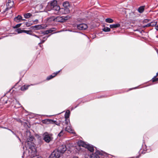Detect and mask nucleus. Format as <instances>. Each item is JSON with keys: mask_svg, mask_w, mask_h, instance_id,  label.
I'll return each instance as SVG.
<instances>
[{"mask_svg": "<svg viewBox=\"0 0 158 158\" xmlns=\"http://www.w3.org/2000/svg\"><path fill=\"white\" fill-rule=\"evenodd\" d=\"M51 20H52L58 22H64V20L63 19V16H58L56 17H54L53 16H52L51 17Z\"/></svg>", "mask_w": 158, "mask_h": 158, "instance_id": "nucleus-9", "label": "nucleus"}, {"mask_svg": "<svg viewBox=\"0 0 158 158\" xmlns=\"http://www.w3.org/2000/svg\"><path fill=\"white\" fill-rule=\"evenodd\" d=\"M158 76V72L156 73V76Z\"/></svg>", "mask_w": 158, "mask_h": 158, "instance_id": "nucleus-55", "label": "nucleus"}, {"mask_svg": "<svg viewBox=\"0 0 158 158\" xmlns=\"http://www.w3.org/2000/svg\"><path fill=\"white\" fill-rule=\"evenodd\" d=\"M24 31V30H22L21 28H18L17 29L16 31V32H17L18 33H23V31Z\"/></svg>", "mask_w": 158, "mask_h": 158, "instance_id": "nucleus-27", "label": "nucleus"}, {"mask_svg": "<svg viewBox=\"0 0 158 158\" xmlns=\"http://www.w3.org/2000/svg\"><path fill=\"white\" fill-rule=\"evenodd\" d=\"M43 33L44 35H45L49 33V31H48V30H47L43 32Z\"/></svg>", "mask_w": 158, "mask_h": 158, "instance_id": "nucleus-35", "label": "nucleus"}, {"mask_svg": "<svg viewBox=\"0 0 158 158\" xmlns=\"http://www.w3.org/2000/svg\"><path fill=\"white\" fill-rule=\"evenodd\" d=\"M25 19H23V20H25Z\"/></svg>", "mask_w": 158, "mask_h": 158, "instance_id": "nucleus-58", "label": "nucleus"}, {"mask_svg": "<svg viewBox=\"0 0 158 158\" xmlns=\"http://www.w3.org/2000/svg\"><path fill=\"white\" fill-rule=\"evenodd\" d=\"M34 139V137L33 136L31 135L30 133L29 137L27 139V140L25 143V147L26 150L29 149L32 151L35 150V144L32 142Z\"/></svg>", "mask_w": 158, "mask_h": 158, "instance_id": "nucleus-2", "label": "nucleus"}, {"mask_svg": "<svg viewBox=\"0 0 158 158\" xmlns=\"http://www.w3.org/2000/svg\"><path fill=\"white\" fill-rule=\"evenodd\" d=\"M105 97V96H100V97H98V98H103V97Z\"/></svg>", "mask_w": 158, "mask_h": 158, "instance_id": "nucleus-46", "label": "nucleus"}, {"mask_svg": "<svg viewBox=\"0 0 158 158\" xmlns=\"http://www.w3.org/2000/svg\"><path fill=\"white\" fill-rule=\"evenodd\" d=\"M21 0L23 1V0Z\"/></svg>", "mask_w": 158, "mask_h": 158, "instance_id": "nucleus-60", "label": "nucleus"}, {"mask_svg": "<svg viewBox=\"0 0 158 158\" xmlns=\"http://www.w3.org/2000/svg\"><path fill=\"white\" fill-rule=\"evenodd\" d=\"M150 26H151V24L150 23H148V24H147V25H145L143 26V27H150Z\"/></svg>", "mask_w": 158, "mask_h": 158, "instance_id": "nucleus-37", "label": "nucleus"}, {"mask_svg": "<svg viewBox=\"0 0 158 158\" xmlns=\"http://www.w3.org/2000/svg\"><path fill=\"white\" fill-rule=\"evenodd\" d=\"M24 152H23V155L22 156V158H24Z\"/></svg>", "mask_w": 158, "mask_h": 158, "instance_id": "nucleus-50", "label": "nucleus"}, {"mask_svg": "<svg viewBox=\"0 0 158 158\" xmlns=\"http://www.w3.org/2000/svg\"><path fill=\"white\" fill-rule=\"evenodd\" d=\"M42 26L41 25H36L31 26L30 28L32 30H38L41 28Z\"/></svg>", "mask_w": 158, "mask_h": 158, "instance_id": "nucleus-15", "label": "nucleus"}, {"mask_svg": "<svg viewBox=\"0 0 158 158\" xmlns=\"http://www.w3.org/2000/svg\"><path fill=\"white\" fill-rule=\"evenodd\" d=\"M50 36V35H48L47 36H45L43 38V40H41V39L40 38V40H41L40 42L39 43V44H43L44 42L47 40V38Z\"/></svg>", "mask_w": 158, "mask_h": 158, "instance_id": "nucleus-18", "label": "nucleus"}, {"mask_svg": "<svg viewBox=\"0 0 158 158\" xmlns=\"http://www.w3.org/2000/svg\"><path fill=\"white\" fill-rule=\"evenodd\" d=\"M16 102H17V104L19 106H18V107H20V106H21V105L20 104V103L19 102L16 101Z\"/></svg>", "mask_w": 158, "mask_h": 158, "instance_id": "nucleus-40", "label": "nucleus"}, {"mask_svg": "<svg viewBox=\"0 0 158 158\" xmlns=\"http://www.w3.org/2000/svg\"><path fill=\"white\" fill-rule=\"evenodd\" d=\"M105 21L109 23H112L114 22V20L113 19L111 18H108L105 19Z\"/></svg>", "mask_w": 158, "mask_h": 158, "instance_id": "nucleus-23", "label": "nucleus"}, {"mask_svg": "<svg viewBox=\"0 0 158 158\" xmlns=\"http://www.w3.org/2000/svg\"><path fill=\"white\" fill-rule=\"evenodd\" d=\"M137 87H135V88H133V89H130L129 90H131L132 89H136L137 88Z\"/></svg>", "mask_w": 158, "mask_h": 158, "instance_id": "nucleus-49", "label": "nucleus"}, {"mask_svg": "<svg viewBox=\"0 0 158 158\" xmlns=\"http://www.w3.org/2000/svg\"><path fill=\"white\" fill-rule=\"evenodd\" d=\"M14 107H15V108H16V106H14Z\"/></svg>", "mask_w": 158, "mask_h": 158, "instance_id": "nucleus-57", "label": "nucleus"}, {"mask_svg": "<svg viewBox=\"0 0 158 158\" xmlns=\"http://www.w3.org/2000/svg\"><path fill=\"white\" fill-rule=\"evenodd\" d=\"M29 86V85H24L21 87L20 89L22 91L26 90L28 89Z\"/></svg>", "mask_w": 158, "mask_h": 158, "instance_id": "nucleus-21", "label": "nucleus"}, {"mask_svg": "<svg viewBox=\"0 0 158 158\" xmlns=\"http://www.w3.org/2000/svg\"><path fill=\"white\" fill-rule=\"evenodd\" d=\"M77 27L79 30H84L87 28L88 26L86 24L81 23L77 24Z\"/></svg>", "mask_w": 158, "mask_h": 158, "instance_id": "nucleus-10", "label": "nucleus"}, {"mask_svg": "<svg viewBox=\"0 0 158 158\" xmlns=\"http://www.w3.org/2000/svg\"><path fill=\"white\" fill-rule=\"evenodd\" d=\"M120 27V25L119 23H117L116 24H110V27L111 28H117L119 27Z\"/></svg>", "mask_w": 158, "mask_h": 158, "instance_id": "nucleus-13", "label": "nucleus"}, {"mask_svg": "<svg viewBox=\"0 0 158 158\" xmlns=\"http://www.w3.org/2000/svg\"><path fill=\"white\" fill-rule=\"evenodd\" d=\"M67 148L65 144L60 145L58 148L56 150L60 153L61 155L64 153V152L66 150Z\"/></svg>", "mask_w": 158, "mask_h": 158, "instance_id": "nucleus-8", "label": "nucleus"}, {"mask_svg": "<svg viewBox=\"0 0 158 158\" xmlns=\"http://www.w3.org/2000/svg\"><path fill=\"white\" fill-rule=\"evenodd\" d=\"M31 24L29 22H27L26 23V25L27 27H29L31 24Z\"/></svg>", "mask_w": 158, "mask_h": 158, "instance_id": "nucleus-39", "label": "nucleus"}, {"mask_svg": "<svg viewBox=\"0 0 158 158\" xmlns=\"http://www.w3.org/2000/svg\"><path fill=\"white\" fill-rule=\"evenodd\" d=\"M157 76H155L152 79V81L153 82L158 81V78H156Z\"/></svg>", "mask_w": 158, "mask_h": 158, "instance_id": "nucleus-31", "label": "nucleus"}, {"mask_svg": "<svg viewBox=\"0 0 158 158\" xmlns=\"http://www.w3.org/2000/svg\"><path fill=\"white\" fill-rule=\"evenodd\" d=\"M48 30V31H49V33H52V32H53L52 30H51V29H50L49 30Z\"/></svg>", "mask_w": 158, "mask_h": 158, "instance_id": "nucleus-43", "label": "nucleus"}, {"mask_svg": "<svg viewBox=\"0 0 158 158\" xmlns=\"http://www.w3.org/2000/svg\"><path fill=\"white\" fill-rule=\"evenodd\" d=\"M2 128H5V129H8V128H7L6 127H2Z\"/></svg>", "mask_w": 158, "mask_h": 158, "instance_id": "nucleus-54", "label": "nucleus"}, {"mask_svg": "<svg viewBox=\"0 0 158 158\" xmlns=\"http://www.w3.org/2000/svg\"><path fill=\"white\" fill-rule=\"evenodd\" d=\"M61 70L57 72H56V73H53L52 75L49 76L47 77L46 79L48 80H49L52 79V78L54 77L57 74L59 73V72Z\"/></svg>", "mask_w": 158, "mask_h": 158, "instance_id": "nucleus-12", "label": "nucleus"}, {"mask_svg": "<svg viewBox=\"0 0 158 158\" xmlns=\"http://www.w3.org/2000/svg\"><path fill=\"white\" fill-rule=\"evenodd\" d=\"M31 35H32L33 36H34L36 37H37L38 38H40V37L39 36H38V35H35V34H34V33H31Z\"/></svg>", "mask_w": 158, "mask_h": 158, "instance_id": "nucleus-38", "label": "nucleus"}, {"mask_svg": "<svg viewBox=\"0 0 158 158\" xmlns=\"http://www.w3.org/2000/svg\"><path fill=\"white\" fill-rule=\"evenodd\" d=\"M38 19H36L35 20H34V22H38Z\"/></svg>", "mask_w": 158, "mask_h": 158, "instance_id": "nucleus-51", "label": "nucleus"}, {"mask_svg": "<svg viewBox=\"0 0 158 158\" xmlns=\"http://www.w3.org/2000/svg\"><path fill=\"white\" fill-rule=\"evenodd\" d=\"M69 31H72V32H76V31H72V30H69Z\"/></svg>", "mask_w": 158, "mask_h": 158, "instance_id": "nucleus-53", "label": "nucleus"}, {"mask_svg": "<svg viewBox=\"0 0 158 158\" xmlns=\"http://www.w3.org/2000/svg\"><path fill=\"white\" fill-rule=\"evenodd\" d=\"M151 24V26L153 27L154 26H155L157 23L156 22H152L151 23H150Z\"/></svg>", "mask_w": 158, "mask_h": 158, "instance_id": "nucleus-32", "label": "nucleus"}, {"mask_svg": "<svg viewBox=\"0 0 158 158\" xmlns=\"http://www.w3.org/2000/svg\"><path fill=\"white\" fill-rule=\"evenodd\" d=\"M102 30L105 32H107L110 31V29L108 27H105L102 29Z\"/></svg>", "mask_w": 158, "mask_h": 158, "instance_id": "nucleus-26", "label": "nucleus"}, {"mask_svg": "<svg viewBox=\"0 0 158 158\" xmlns=\"http://www.w3.org/2000/svg\"><path fill=\"white\" fill-rule=\"evenodd\" d=\"M144 8L145 6H140L138 8V12L140 13H142L144 10Z\"/></svg>", "mask_w": 158, "mask_h": 158, "instance_id": "nucleus-17", "label": "nucleus"}, {"mask_svg": "<svg viewBox=\"0 0 158 158\" xmlns=\"http://www.w3.org/2000/svg\"><path fill=\"white\" fill-rule=\"evenodd\" d=\"M61 113H60L58 114H61Z\"/></svg>", "mask_w": 158, "mask_h": 158, "instance_id": "nucleus-59", "label": "nucleus"}, {"mask_svg": "<svg viewBox=\"0 0 158 158\" xmlns=\"http://www.w3.org/2000/svg\"><path fill=\"white\" fill-rule=\"evenodd\" d=\"M22 19V17L21 15H18L16 17L15 19V20L17 22H19Z\"/></svg>", "mask_w": 158, "mask_h": 158, "instance_id": "nucleus-20", "label": "nucleus"}, {"mask_svg": "<svg viewBox=\"0 0 158 158\" xmlns=\"http://www.w3.org/2000/svg\"><path fill=\"white\" fill-rule=\"evenodd\" d=\"M94 148L93 145L89 144H87L85 147V148H87L90 152H93L94 151Z\"/></svg>", "mask_w": 158, "mask_h": 158, "instance_id": "nucleus-11", "label": "nucleus"}, {"mask_svg": "<svg viewBox=\"0 0 158 158\" xmlns=\"http://www.w3.org/2000/svg\"><path fill=\"white\" fill-rule=\"evenodd\" d=\"M23 32L30 35H31L32 33L31 31H27L24 30V31H23Z\"/></svg>", "mask_w": 158, "mask_h": 158, "instance_id": "nucleus-29", "label": "nucleus"}, {"mask_svg": "<svg viewBox=\"0 0 158 158\" xmlns=\"http://www.w3.org/2000/svg\"><path fill=\"white\" fill-rule=\"evenodd\" d=\"M24 148H25V147L24 146L23 147V149H24Z\"/></svg>", "mask_w": 158, "mask_h": 158, "instance_id": "nucleus-56", "label": "nucleus"}, {"mask_svg": "<svg viewBox=\"0 0 158 158\" xmlns=\"http://www.w3.org/2000/svg\"><path fill=\"white\" fill-rule=\"evenodd\" d=\"M65 123L67 125H68V123L69 122V118H65Z\"/></svg>", "mask_w": 158, "mask_h": 158, "instance_id": "nucleus-34", "label": "nucleus"}, {"mask_svg": "<svg viewBox=\"0 0 158 158\" xmlns=\"http://www.w3.org/2000/svg\"><path fill=\"white\" fill-rule=\"evenodd\" d=\"M61 156L60 153L56 149L51 154L49 158H59Z\"/></svg>", "mask_w": 158, "mask_h": 158, "instance_id": "nucleus-7", "label": "nucleus"}, {"mask_svg": "<svg viewBox=\"0 0 158 158\" xmlns=\"http://www.w3.org/2000/svg\"><path fill=\"white\" fill-rule=\"evenodd\" d=\"M42 122L44 124H48L49 123H54L58 126H60V121H57L49 119H46L43 120Z\"/></svg>", "mask_w": 158, "mask_h": 158, "instance_id": "nucleus-4", "label": "nucleus"}, {"mask_svg": "<svg viewBox=\"0 0 158 158\" xmlns=\"http://www.w3.org/2000/svg\"><path fill=\"white\" fill-rule=\"evenodd\" d=\"M14 4V2H12V3L10 4H6L7 7L5 9L6 11L8 9H10L13 6Z\"/></svg>", "mask_w": 158, "mask_h": 158, "instance_id": "nucleus-16", "label": "nucleus"}, {"mask_svg": "<svg viewBox=\"0 0 158 158\" xmlns=\"http://www.w3.org/2000/svg\"><path fill=\"white\" fill-rule=\"evenodd\" d=\"M39 139L40 140V143H41L42 142V141L41 142V140H42V139L41 138H40Z\"/></svg>", "mask_w": 158, "mask_h": 158, "instance_id": "nucleus-45", "label": "nucleus"}, {"mask_svg": "<svg viewBox=\"0 0 158 158\" xmlns=\"http://www.w3.org/2000/svg\"><path fill=\"white\" fill-rule=\"evenodd\" d=\"M43 139L45 142L49 143L52 140L51 136L47 132L44 133L43 135Z\"/></svg>", "mask_w": 158, "mask_h": 158, "instance_id": "nucleus-6", "label": "nucleus"}, {"mask_svg": "<svg viewBox=\"0 0 158 158\" xmlns=\"http://www.w3.org/2000/svg\"><path fill=\"white\" fill-rule=\"evenodd\" d=\"M24 16L25 18L28 19L32 16V14L30 13H27L24 14Z\"/></svg>", "mask_w": 158, "mask_h": 158, "instance_id": "nucleus-22", "label": "nucleus"}, {"mask_svg": "<svg viewBox=\"0 0 158 158\" xmlns=\"http://www.w3.org/2000/svg\"><path fill=\"white\" fill-rule=\"evenodd\" d=\"M38 45H39V46L41 47V48H42V46H43V45H41V44H39Z\"/></svg>", "mask_w": 158, "mask_h": 158, "instance_id": "nucleus-48", "label": "nucleus"}, {"mask_svg": "<svg viewBox=\"0 0 158 158\" xmlns=\"http://www.w3.org/2000/svg\"><path fill=\"white\" fill-rule=\"evenodd\" d=\"M89 101V100H83L81 101V102L79 104H78L76 106L74 107V108H72L71 110H73V109H74L76 108V107H77L79 105V104L81 102H82V103H84V102H88Z\"/></svg>", "mask_w": 158, "mask_h": 158, "instance_id": "nucleus-25", "label": "nucleus"}, {"mask_svg": "<svg viewBox=\"0 0 158 158\" xmlns=\"http://www.w3.org/2000/svg\"><path fill=\"white\" fill-rule=\"evenodd\" d=\"M156 50V52L158 54V50H157L156 49H155Z\"/></svg>", "mask_w": 158, "mask_h": 158, "instance_id": "nucleus-52", "label": "nucleus"}, {"mask_svg": "<svg viewBox=\"0 0 158 158\" xmlns=\"http://www.w3.org/2000/svg\"><path fill=\"white\" fill-rule=\"evenodd\" d=\"M70 18V16L69 15H67L65 16H63V19L64 20V22H65L66 20L69 19Z\"/></svg>", "mask_w": 158, "mask_h": 158, "instance_id": "nucleus-28", "label": "nucleus"}, {"mask_svg": "<svg viewBox=\"0 0 158 158\" xmlns=\"http://www.w3.org/2000/svg\"><path fill=\"white\" fill-rule=\"evenodd\" d=\"M48 6L50 10H53L56 12V13H58L60 9V7L57 5L56 2L53 1Z\"/></svg>", "mask_w": 158, "mask_h": 158, "instance_id": "nucleus-3", "label": "nucleus"}, {"mask_svg": "<svg viewBox=\"0 0 158 158\" xmlns=\"http://www.w3.org/2000/svg\"><path fill=\"white\" fill-rule=\"evenodd\" d=\"M8 130L10 131L11 132L15 135L19 139L21 142V140L20 138L13 131H12L11 129H8Z\"/></svg>", "mask_w": 158, "mask_h": 158, "instance_id": "nucleus-30", "label": "nucleus"}, {"mask_svg": "<svg viewBox=\"0 0 158 158\" xmlns=\"http://www.w3.org/2000/svg\"><path fill=\"white\" fill-rule=\"evenodd\" d=\"M72 158H78L77 156H73Z\"/></svg>", "mask_w": 158, "mask_h": 158, "instance_id": "nucleus-47", "label": "nucleus"}, {"mask_svg": "<svg viewBox=\"0 0 158 158\" xmlns=\"http://www.w3.org/2000/svg\"><path fill=\"white\" fill-rule=\"evenodd\" d=\"M94 148L96 149L95 152L90 155V158H108V154L107 153L97 149L96 147Z\"/></svg>", "mask_w": 158, "mask_h": 158, "instance_id": "nucleus-1", "label": "nucleus"}, {"mask_svg": "<svg viewBox=\"0 0 158 158\" xmlns=\"http://www.w3.org/2000/svg\"><path fill=\"white\" fill-rule=\"evenodd\" d=\"M65 130L69 132L73 133V130L69 126H67L65 128Z\"/></svg>", "mask_w": 158, "mask_h": 158, "instance_id": "nucleus-24", "label": "nucleus"}, {"mask_svg": "<svg viewBox=\"0 0 158 158\" xmlns=\"http://www.w3.org/2000/svg\"><path fill=\"white\" fill-rule=\"evenodd\" d=\"M64 7V8H61V10H64V14H67L69 13L70 12L69 7H70V4L69 2H63V4Z\"/></svg>", "mask_w": 158, "mask_h": 158, "instance_id": "nucleus-5", "label": "nucleus"}, {"mask_svg": "<svg viewBox=\"0 0 158 158\" xmlns=\"http://www.w3.org/2000/svg\"><path fill=\"white\" fill-rule=\"evenodd\" d=\"M78 144L79 146H82L85 148L86 144L84 142L81 140H80L78 141Z\"/></svg>", "mask_w": 158, "mask_h": 158, "instance_id": "nucleus-14", "label": "nucleus"}, {"mask_svg": "<svg viewBox=\"0 0 158 158\" xmlns=\"http://www.w3.org/2000/svg\"><path fill=\"white\" fill-rule=\"evenodd\" d=\"M12 2H11V1L10 0H8V2L6 4L11 3H12Z\"/></svg>", "mask_w": 158, "mask_h": 158, "instance_id": "nucleus-42", "label": "nucleus"}, {"mask_svg": "<svg viewBox=\"0 0 158 158\" xmlns=\"http://www.w3.org/2000/svg\"><path fill=\"white\" fill-rule=\"evenodd\" d=\"M155 28L157 31H158V25L156 26Z\"/></svg>", "mask_w": 158, "mask_h": 158, "instance_id": "nucleus-44", "label": "nucleus"}, {"mask_svg": "<svg viewBox=\"0 0 158 158\" xmlns=\"http://www.w3.org/2000/svg\"><path fill=\"white\" fill-rule=\"evenodd\" d=\"M21 25V23H19V24H17L13 28H18Z\"/></svg>", "mask_w": 158, "mask_h": 158, "instance_id": "nucleus-33", "label": "nucleus"}, {"mask_svg": "<svg viewBox=\"0 0 158 158\" xmlns=\"http://www.w3.org/2000/svg\"><path fill=\"white\" fill-rule=\"evenodd\" d=\"M70 114V111L69 110H68L66 111L64 117L65 118H69Z\"/></svg>", "mask_w": 158, "mask_h": 158, "instance_id": "nucleus-19", "label": "nucleus"}, {"mask_svg": "<svg viewBox=\"0 0 158 158\" xmlns=\"http://www.w3.org/2000/svg\"><path fill=\"white\" fill-rule=\"evenodd\" d=\"M63 131H61L58 135V136L60 137L62 135H63Z\"/></svg>", "mask_w": 158, "mask_h": 158, "instance_id": "nucleus-36", "label": "nucleus"}, {"mask_svg": "<svg viewBox=\"0 0 158 158\" xmlns=\"http://www.w3.org/2000/svg\"><path fill=\"white\" fill-rule=\"evenodd\" d=\"M51 30H52L53 32L54 31H55L56 30V29L55 28H54V27L51 28Z\"/></svg>", "mask_w": 158, "mask_h": 158, "instance_id": "nucleus-41", "label": "nucleus"}]
</instances>
